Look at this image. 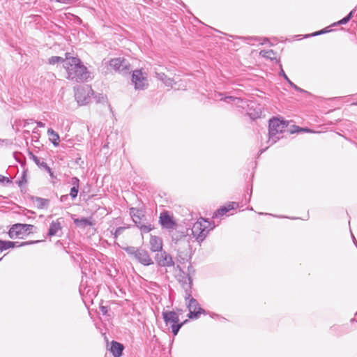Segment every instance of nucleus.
Segmentation results:
<instances>
[{"instance_id":"20e7f679","label":"nucleus","mask_w":357,"mask_h":357,"mask_svg":"<svg viewBox=\"0 0 357 357\" xmlns=\"http://www.w3.org/2000/svg\"><path fill=\"white\" fill-rule=\"evenodd\" d=\"M125 251L129 255L133 257L138 262L144 266H149L153 264L149 252L144 249L130 246L126 248Z\"/></svg>"},{"instance_id":"f704fd0d","label":"nucleus","mask_w":357,"mask_h":357,"mask_svg":"<svg viewBox=\"0 0 357 357\" xmlns=\"http://www.w3.org/2000/svg\"><path fill=\"white\" fill-rule=\"evenodd\" d=\"M125 229V227H119L116 228L114 234V238H116L119 235H121Z\"/></svg>"},{"instance_id":"6e6552de","label":"nucleus","mask_w":357,"mask_h":357,"mask_svg":"<svg viewBox=\"0 0 357 357\" xmlns=\"http://www.w3.org/2000/svg\"><path fill=\"white\" fill-rule=\"evenodd\" d=\"M34 226L28 224H15L8 231V236L11 238H17L20 235L31 233Z\"/></svg>"},{"instance_id":"ddd939ff","label":"nucleus","mask_w":357,"mask_h":357,"mask_svg":"<svg viewBox=\"0 0 357 357\" xmlns=\"http://www.w3.org/2000/svg\"><path fill=\"white\" fill-rule=\"evenodd\" d=\"M159 222L161 226L167 229H174L177 225L173 216L170 215L167 211H164L160 213Z\"/></svg>"},{"instance_id":"a211bd4d","label":"nucleus","mask_w":357,"mask_h":357,"mask_svg":"<svg viewBox=\"0 0 357 357\" xmlns=\"http://www.w3.org/2000/svg\"><path fill=\"white\" fill-rule=\"evenodd\" d=\"M135 223L140 229L142 233H149L153 229V227L150 223L144 222V218H143L142 220H138Z\"/></svg>"},{"instance_id":"f3484780","label":"nucleus","mask_w":357,"mask_h":357,"mask_svg":"<svg viewBox=\"0 0 357 357\" xmlns=\"http://www.w3.org/2000/svg\"><path fill=\"white\" fill-rule=\"evenodd\" d=\"M31 158L35 162V163L40 168H43L45 170H47L51 176H53V172H52L51 168L47 165V164L44 162L43 160H41L39 158L33 155L31 153Z\"/></svg>"},{"instance_id":"58836bf2","label":"nucleus","mask_w":357,"mask_h":357,"mask_svg":"<svg viewBox=\"0 0 357 357\" xmlns=\"http://www.w3.org/2000/svg\"><path fill=\"white\" fill-rule=\"evenodd\" d=\"M100 311L102 313V314H107V313L108 312L107 307H106V306H100Z\"/></svg>"},{"instance_id":"cd10ccee","label":"nucleus","mask_w":357,"mask_h":357,"mask_svg":"<svg viewBox=\"0 0 357 357\" xmlns=\"http://www.w3.org/2000/svg\"><path fill=\"white\" fill-rule=\"evenodd\" d=\"M75 223L77 225H80L82 227H86L88 225H91V222L87 218H81L75 220Z\"/></svg>"},{"instance_id":"79ce46f5","label":"nucleus","mask_w":357,"mask_h":357,"mask_svg":"<svg viewBox=\"0 0 357 357\" xmlns=\"http://www.w3.org/2000/svg\"><path fill=\"white\" fill-rule=\"evenodd\" d=\"M68 198V195H62L60 198V200L61 202H66Z\"/></svg>"},{"instance_id":"4468645a","label":"nucleus","mask_w":357,"mask_h":357,"mask_svg":"<svg viewBox=\"0 0 357 357\" xmlns=\"http://www.w3.org/2000/svg\"><path fill=\"white\" fill-rule=\"evenodd\" d=\"M150 249L152 252H160L162 249V241L160 238L151 236L150 238Z\"/></svg>"},{"instance_id":"e433bc0d","label":"nucleus","mask_w":357,"mask_h":357,"mask_svg":"<svg viewBox=\"0 0 357 357\" xmlns=\"http://www.w3.org/2000/svg\"><path fill=\"white\" fill-rule=\"evenodd\" d=\"M17 183L20 186H22L23 184L26 183V172H23L20 180Z\"/></svg>"},{"instance_id":"a19ab883","label":"nucleus","mask_w":357,"mask_h":357,"mask_svg":"<svg viewBox=\"0 0 357 357\" xmlns=\"http://www.w3.org/2000/svg\"><path fill=\"white\" fill-rule=\"evenodd\" d=\"M33 119H29V120H26L24 123V127H26L29 126V124H30L31 123H33Z\"/></svg>"},{"instance_id":"37998d69","label":"nucleus","mask_w":357,"mask_h":357,"mask_svg":"<svg viewBox=\"0 0 357 357\" xmlns=\"http://www.w3.org/2000/svg\"><path fill=\"white\" fill-rule=\"evenodd\" d=\"M36 123H37V126L40 128H43L45 127V123H43V122L41 121H36Z\"/></svg>"},{"instance_id":"9b49d317","label":"nucleus","mask_w":357,"mask_h":357,"mask_svg":"<svg viewBox=\"0 0 357 357\" xmlns=\"http://www.w3.org/2000/svg\"><path fill=\"white\" fill-rule=\"evenodd\" d=\"M155 260L159 266L171 267L174 266L172 256L165 251H160L155 256Z\"/></svg>"},{"instance_id":"dca6fc26","label":"nucleus","mask_w":357,"mask_h":357,"mask_svg":"<svg viewBox=\"0 0 357 357\" xmlns=\"http://www.w3.org/2000/svg\"><path fill=\"white\" fill-rule=\"evenodd\" d=\"M61 224L59 220L52 221L50 225L48 236H53L57 234L59 231L61 230Z\"/></svg>"},{"instance_id":"0eeeda50","label":"nucleus","mask_w":357,"mask_h":357,"mask_svg":"<svg viewBox=\"0 0 357 357\" xmlns=\"http://www.w3.org/2000/svg\"><path fill=\"white\" fill-rule=\"evenodd\" d=\"M176 268L180 271V274H178L176 278L178 281L181 284L183 289L185 290V299L187 300L191 296L192 280L188 274H185L181 271L178 265L176 266Z\"/></svg>"},{"instance_id":"ea45409f","label":"nucleus","mask_w":357,"mask_h":357,"mask_svg":"<svg viewBox=\"0 0 357 357\" xmlns=\"http://www.w3.org/2000/svg\"><path fill=\"white\" fill-rule=\"evenodd\" d=\"M328 30H326V29H323V30H321L319 31H317L315 33H314L312 34V36H318V35H320V34H322V33H326L328 32Z\"/></svg>"},{"instance_id":"c756f323","label":"nucleus","mask_w":357,"mask_h":357,"mask_svg":"<svg viewBox=\"0 0 357 357\" xmlns=\"http://www.w3.org/2000/svg\"><path fill=\"white\" fill-rule=\"evenodd\" d=\"M240 39L245 41L248 44L254 45L255 42L258 41L256 37H239Z\"/></svg>"},{"instance_id":"a878e982","label":"nucleus","mask_w":357,"mask_h":357,"mask_svg":"<svg viewBox=\"0 0 357 357\" xmlns=\"http://www.w3.org/2000/svg\"><path fill=\"white\" fill-rule=\"evenodd\" d=\"M33 200L35 203L37 204L38 208H43L45 207H47L50 202L49 199L38 197H34Z\"/></svg>"},{"instance_id":"9d476101","label":"nucleus","mask_w":357,"mask_h":357,"mask_svg":"<svg viewBox=\"0 0 357 357\" xmlns=\"http://www.w3.org/2000/svg\"><path fill=\"white\" fill-rule=\"evenodd\" d=\"M109 66L114 70L122 73H127L130 68V63L124 58H114L110 60Z\"/></svg>"},{"instance_id":"aec40b11","label":"nucleus","mask_w":357,"mask_h":357,"mask_svg":"<svg viewBox=\"0 0 357 357\" xmlns=\"http://www.w3.org/2000/svg\"><path fill=\"white\" fill-rule=\"evenodd\" d=\"M47 135L50 137V140L52 142L54 146H58L60 142V137L57 132H56L52 128L47 130Z\"/></svg>"},{"instance_id":"a18cd8bd","label":"nucleus","mask_w":357,"mask_h":357,"mask_svg":"<svg viewBox=\"0 0 357 357\" xmlns=\"http://www.w3.org/2000/svg\"><path fill=\"white\" fill-rule=\"evenodd\" d=\"M352 238H353V240H354V243H356V238H355V237L354 236V235H352Z\"/></svg>"},{"instance_id":"f8f14e48","label":"nucleus","mask_w":357,"mask_h":357,"mask_svg":"<svg viewBox=\"0 0 357 357\" xmlns=\"http://www.w3.org/2000/svg\"><path fill=\"white\" fill-rule=\"evenodd\" d=\"M188 300H189L188 304L189 310L188 317L190 319H197L202 313L204 312V310L199 307L197 300L192 298V296Z\"/></svg>"},{"instance_id":"423d86ee","label":"nucleus","mask_w":357,"mask_h":357,"mask_svg":"<svg viewBox=\"0 0 357 357\" xmlns=\"http://www.w3.org/2000/svg\"><path fill=\"white\" fill-rule=\"evenodd\" d=\"M93 94L94 92L91 87L86 85L79 86L76 89L75 92V98L79 105H84L90 102L91 96Z\"/></svg>"},{"instance_id":"c03bdc74","label":"nucleus","mask_w":357,"mask_h":357,"mask_svg":"<svg viewBox=\"0 0 357 357\" xmlns=\"http://www.w3.org/2000/svg\"><path fill=\"white\" fill-rule=\"evenodd\" d=\"M249 115L250 116V117H251L252 119H256V118L259 117V114H258V113H257V114H255V115H252V114H250H250H249Z\"/></svg>"},{"instance_id":"bb28decb","label":"nucleus","mask_w":357,"mask_h":357,"mask_svg":"<svg viewBox=\"0 0 357 357\" xmlns=\"http://www.w3.org/2000/svg\"><path fill=\"white\" fill-rule=\"evenodd\" d=\"M64 61H66V59H64L63 58H62L61 56H51L48 60V63L52 65H54V64H56V63H58L60 62H63L64 63Z\"/></svg>"},{"instance_id":"f257e3e1","label":"nucleus","mask_w":357,"mask_h":357,"mask_svg":"<svg viewBox=\"0 0 357 357\" xmlns=\"http://www.w3.org/2000/svg\"><path fill=\"white\" fill-rule=\"evenodd\" d=\"M66 54V61L63 67L67 73V78L76 82H84L89 77L87 68L82 63L79 59L77 57H68Z\"/></svg>"},{"instance_id":"4c0bfd02","label":"nucleus","mask_w":357,"mask_h":357,"mask_svg":"<svg viewBox=\"0 0 357 357\" xmlns=\"http://www.w3.org/2000/svg\"><path fill=\"white\" fill-rule=\"evenodd\" d=\"M4 182H6V183H11V181L8 178V177H6L3 175H0V183H3Z\"/></svg>"},{"instance_id":"7ed1b4c3","label":"nucleus","mask_w":357,"mask_h":357,"mask_svg":"<svg viewBox=\"0 0 357 357\" xmlns=\"http://www.w3.org/2000/svg\"><path fill=\"white\" fill-rule=\"evenodd\" d=\"M287 127V123L279 119L273 118L269 121L268 135L269 142H271V144L275 143L280 139L278 135L284 132Z\"/></svg>"},{"instance_id":"473e14b6","label":"nucleus","mask_w":357,"mask_h":357,"mask_svg":"<svg viewBox=\"0 0 357 357\" xmlns=\"http://www.w3.org/2000/svg\"><path fill=\"white\" fill-rule=\"evenodd\" d=\"M78 191H79V188L73 187L70 189V195L71 196L73 199H75L77 197V194H78Z\"/></svg>"},{"instance_id":"f03ea898","label":"nucleus","mask_w":357,"mask_h":357,"mask_svg":"<svg viewBox=\"0 0 357 357\" xmlns=\"http://www.w3.org/2000/svg\"><path fill=\"white\" fill-rule=\"evenodd\" d=\"M214 227L209 221L201 218L194 223L191 229L192 234L197 241L202 242Z\"/></svg>"},{"instance_id":"412c9836","label":"nucleus","mask_w":357,"mask_h":357,"mask_svg":"<svg viewBox=\"0 0 357 357\" xmlns=\"http://www.w3.org/2000/svg\"><path fill=\"white\" fill-rule=\"evenodd\" d=\"M235 206H237L238 204L235 202H233L231 204H229L227 206H223L220 208L215 213V217H221L224 215L227 212L229 211L231 209H234Z\"/></svg>"},{"instance_id":"2f4dec72","label":"nucleus","mask_w":357,"mask_h":357,"mask_svg":"<svg viewBox=\"0 0 357 357\" xmlns=\"http://www.w3.org/2000/svg\"><path fill=\"white\" fill-rule=\"evenodd\" d=\"M219 96H220V100H223L227 102H229V100H234V101L237 100L238 102H239L241 100L239 98H234L232 96H227L223 98H222V94H219Z\"/></svg>"},{"instance_id":"4be33fe9","label":"nucleus","mask_w":357,"mask_h":357,"mask_svg":"<svg viewBox=\"0 0 357 357\" xmlns=\"http://www.w3.org/2000/svg\"><path fill=\"white\" fill-rule=\"evenodd\" d=\"M259 55L271 61L276 60L277 59L276 53L272 50H261L259 52Z\"/></svg>"},{"instance_id":"393cba45","label":"nucleus","mask_w":357,"mask_h":357,"mask_svg":"<svg viewBox=\"0 0 357 357\" xmlns=\"http://www.w3.org/2000/svg\"><path fill=\"white\" fill-rule=\"evenodd\" d=\"M15 247V243L13 241L0 240V252Z\"/></svg>"},{"instance_id":"49530a36","label":"nucleus","mask_w":357,"mask_h":357,"mask_svg":"<svg viewBox=\"0 0 357 357\" xmlns=\"http://www.w3.org/2000/svg\"><path fill=\"white\" fill-rule=\"evenodd\" d=\"M356 316H357V313L356 314Z\"/></svg>"},{"instance_id":"c85d7f7f","label":"nucleus","mask_w":357,"mask_h":357,"mask_svg":"<svg viewBox=\"0 0 357 357\" xmlns=\"http://www.w3.org/2000/svg\"><path fill=\"white\" fill-rule=\"evenodd\" d=\"M356 12V10L354 9L352 10L348 15H347L346 17H344L343 19H342L341 20H340L337 24H347L350 20L351 18L352 17V16L354 15V13Z\"/></svg>"},{"instance_id":"b1692460","label":"nucleus","mask_w":357,"mask_h":357,"mask_svg":"<svg viewBox=\"0 0 357 357\" xmlns=\"http://www.w3.org/2000/svg\"><path fill=\"white\" fill-rule=\"evenodd\" d=\"M280 75L283 76V77L287 81V82L289 84V85L291 87H293L295 90H296L297 91L301 92V93H307V91H305L304 89L300 88L299 86L296 85L294 83H293L291 82V80H290L289 79V77L287 76V75L285 74V73L284 72V70L282 69L281 70Z\"/></svg>"},{"instance_id":"c9c22d12","label":"nucleus","mask_w":357,"mask_h":357,"mask_svg":"<svg viewBox=\"0 0 357 357\" xmlns=\"http://www.w3.org/2000/svg\"><path fill=\"white\" fill-rule=\"evenodd\" d=\"M70 183L73 185V187L79 188V180L77 177H73Z\"/></svg>"},{"instance_id":"5701e85b","label":"nucleus","mask_w":357,"mask_h":357,"mask_svg":"<svg viewBox=\"0 0 357 357\" xmlns=\"http://www.w3.org/2000/svg\"><path fill=\"white\" fill-rule=\"evenodd\" d=\"M156 77L161 80L166 86H172L173 84V79L167 77L163 73H156Z\"/></svg>"},{"instance_id":"6ab92c4d","label":"nucleus","mask_w":357,"mask_h":357,"mask_svg":"<svg viewBox=\"0 0 357 357\" xmlns=\"http://www.w3.org/2000/svg\"><path fill=\"white\" fill-rule=\"evenodd\" d=\"M130 215L134 222H136L138 220H142V219L144 218L143 212L136 208H131L130 209Z\"/></svg>"},{"instance_id":"72a5a7b5","label":"nucleus","mask_w":357,"mask_h":357,"mask_svg":"<svg viewBox=\"0 0 357 357\" xmlns=\"http://www.w3.org/2000/svg\"><path fill=\"white\" fill-rule=\"evenodd\" d=\"M94 98H96V102H104L107 99L106 96L102 94H98V96H96Z\"/></svg>"},{"instance_id":"39448f33","label":"nucleus","mask_w":357,"mask_h":357,"mask_svg":"<svg viewBox=\"0 0 357 357\" xmlns=\"http://www.w3.org/2000/svg\"><path fill=\"white\" fill-rule=\"evenodd\" d=\"M162 317L166 325L171 326L172 331L174 335L178 334L180 328L185 322L184 321L179 324L178 314L174 311L163 312Z\"/></svg>"},{"instance_id":"1a4fd4ad","label":"nucleus","mask_w":357,"mask_h":357,"mask_svg":"<svg viewBox=\"0 0 357 357\" xmlns=\"http://www.w3.org/2000/svg\"><path fill=\"white\" fill-rule=\"evenodd\" d=\"M132 82L135 85L136 89H145L149 84L146 74L142 73L141 70H135L132 73Z\"/></svg>"},{"instance_id":"7c9ffc66","label":"nucleus","mask_w":357,"mask_h":357,"mask_svg":"<svg viewBox=\"0 0 357 357\" xmlns=\"http://www.w3.org/2000/svg\"><path fill=\"white\" fill-rule=\"evenodd\" d=\"M38 242H39V241H31L22 242L20 244H19L18 242H15V247H22V246H25V245L33 244V243H37Z\"/></svg>"},{"instance_id":"2eb2a0df","label":"nucleus","mask_w":357,"mask_h":357,"mask_svg":"<svg viewBox=\"0 0 357 357\" xmlns=\"http://www.w3.org/2000/svg\"><path fill=\"white\" fill-rule=\"evenodd\" d=\"M123 349L124 347L121 343L116 341L112 342L109 350L114 357H121Z\"/></svg>"}]
</instances>
